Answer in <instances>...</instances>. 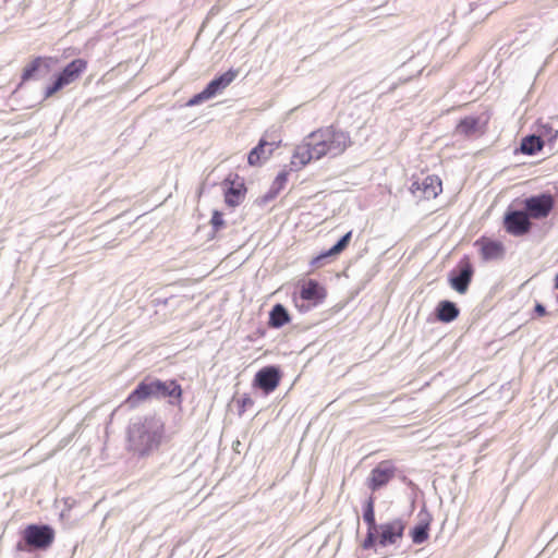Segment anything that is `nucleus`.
<instances>
[{
  "label": "nucleus",
  "mask_w": 558,
  "mask_h": 558,
  "mask_svg": "<svg viewBox=\"0 0 558 558\" xmlns=\"http://www.w3.org/2000/svg\"><path fill=\"white\" fill-rule=\"evenodd\" d=\"M210 223L215 231H218L221 227H223L225 221H223L222 214L217 210L214 211Z\"/></svg>",
  "instance_id": "obj_29"
},
{
  "label": "nucleus",
  "mask_w": 558,
  "mask_h": 558,
  "mask_svg": "<svg viewBox=\"0 0 558 558\" xmlns=\"http://www.w3.org/2000/svg\"><path fill=\"white\" fill-rule=\"evenodd\" d=\"M288 181V173L282 171L278 173L275 181L272 182V185L268 193L266 194V199H271L277 196V194L283 189L284 184Z\"/></svg>",
  "instance_id": "obj_25"
},
{
  "label": "nucleus",
  "mask_w": 558,
  "mask_h": 558,
  "mask_svg": "<svg viewBox=\"0 0 558 558\" xmlns=\"http://www.w3.org/2000/svg\"><path fill=\"white\" fill-rule=\"evenodd\" d=\"M524 211L530 219H545L555 207V198L550 193L532 195L523 201Z\"/></svg>",
  "instance_id": "obj_6"
},
{
  "label": "nucleus",
  "mask_w": 558,
  "mask_h": 558,
  "mask_svg": "<svg viewBox=\"0 0 558 558\" xmlns=\"http://www.w3.org/2000/svg\"><path fill=\"white\" fill-rule=\"evenodd\" d=\"M245 189L243 184L238 187L231 185L225 193V201L228 206L235 207L241 204L244 198Z\"/></svg>",
  "instance_id": "obj_21"
},
{
  "label": "nucleus",
  "mask_w": 558,
  "mask_h": 558,
  "mask_svg": "<svg viewBox=\"0 0 558 558\" xmlns=\"http://www.w3.org/2000/svg\"><path fill=\"white\" fill-rule=\"evenodd\" d=\"M459 307L456 303L444 300L440 301L435 310L436 318L441 323H451L459 316Z\"/></svg>",
  "instance_id": "obj_15"
},
{
  "label": "nucleus",
  "mask_w": 558,
  "mask_h": 558,
  "mask_svg": "<svg viewBox=\"0 0 558 558\" xmlns=\"http://www.w3.org/2000/svg\"><path fill=\"white\" fill-rule=\"evenodd\" d=\"M87 69V62L84 59H74L57 75L54 82L45 90V97L49 98L63 87L75 82Z\"/></svg>",
  "instance_id": "obj_5"
},
{
  "label": "nucleus",
  "mask_w": 558,
  "mask_h": 558,
  "mask_svg": "<svg viewBox=\"0 0 558 558\" xmlns=\"http://www.w3.org/2000/svg\"><path fill=\"white\" fill-rule=\"evenodd\" d=\"M474 268L470 260L462 258L457 268L451 270L448 277L450 287L460 294L466 293L472 281Z\"/></svg>",
  "instance_id": "obj_7"
},
{
  "label": "nucleus",
  "mask_w": 558,
  "mask_h": 558,
  "mask_svg": "<svg viewBox=\"0 0 558 558\" xmlns=\"http://www.w3.org/2000/svg\"><path fill=\"white\" fill-rule=\"evenodd\" d=\"M351 236H352V231H349L347 232L344 235H342L338 242L332 245L328 251L322 253L320 255H318L314 260L313 263L314 264H318L320 263L322 260H324L325 258L327 257H330V256H336L338 254H340L342 251L345 250V247L349 245L350 243V240H351Z\"/></svg>",
  "instance_id": "obj_18"
},
{
  "label": "nucleus",
  "mask_w": 558,
  "mask_h": 558,
  "mask_svg": "<svg viewBox=\"0 0 558 558\" xmlns=\"http://www.w3.org/2000/svg\"><path fill=\"white\" fill-rule=\"evenodd\" d=\"M504 226L509 234L521 236L530 232L532 222L524 210H508L504 217Z\"/></svg>",
  "instance_id": "obj_8"
},
{
  "label": "nucleus",
  "mask_w": 558,
  "mask_h": 558,
  "mask_svg": "<svg viewBox=\"0 0 558 558\" xmlns=\"http://www.w3.org/2000/svg\"><path fill=\"white\" fill-rule=\"evenodd\" d=\"M378 535V530H371V527L367 529V535L364 542V547H369L375 542V535Z\"/></svg>",
  "instance_id": "obj_30"
},
{
  "label": "nucleus",
  "mask_w": 558,
  "mask_h": 558,
  "mask_svg": "<svg viewBox=\"0 0 558 558\" xmlns=\"http://www.w3.org/2000/svg\"><path fill=\"white\" fill-rule=\"evenodd\" d=\"M405 524L401 519L380 524L378 530V543L381 546L392 545L403 536Z\"/></svg>",
  "instance_id": "obj_10"
},
{
  "label": "nucleus",
  "mask_w": 558,
  "mask_h": 558,
  "mask_svg": "<svg viewBox=\"0 0 558 558\" xmlns=\"http://www.w3.org/2000/svg\"><path fill=\"white\" fill-rule=\"evenodd\" d=\"M279 142H267L262 138L256 147H254L248 156L247 161L251 166H256L260 162L262 159L267 160L272 151L279 146Z\"/></svg>",
  "instance_id": "obj_13"
},
{
  "label": "nucleus",
  "mask_w": 558,
  "mask_h": 558,
  "mask_svg": "<svg viewBox=\"0 0 558 558\" xmlns=\"http://www.w3.org/2000/svg\"><path fill=\"white\" fill-rule=\"evenodd\" d=\"M477 125V118L466 117L458 123L456 132L460 135L469 136L476 131Z\"/></svg>",
  "instance_id": "obj_23"
},
{
  "label": "nucleus",
  "mask_w": 558,
  "mask_h": 558,
  "mask_svg": "<svg viewBox=\"0 0 558 558\" xmlns=\"http://www.w3.org/2000/svg\"><path fill=\"white\" fill-rule=\"evenodd\" d=\"M558 131L554 130L550 124H543L539 129V135L542 138L547 137L549 142H554L557 138Z\"/></svg>",
  "instance_id": "obj_28"
},
{
  "label": "nucleus",
  "mask_w": 558,
  "mask_h": 558,
  "mask_svg": "<svg viewBox=\"0 0 558 558\" xmlns=\"http://www.w3.org/2000/svg\"><path fill=\"white\" fill-rule=\"evenodd\" d=\"M45 65V71H48V64L41 57L35 58L28 65H26L22 73V81L26 82L35 76V74Z\"/></svg>",
  "instance_id": "obj_22"
},
{
  "label": "nucleus",
  "mask_w": 558,
  "mask_h": 558,
  "mask_svg": "<svg viewBox=\"0 0 558 558\" xmlns=\"http://www.w3.org/2000/svg\"><path fill=\"white\" fill-rule=\"evenodd\" d=\"M544 146V141L541 136L532 134L522 138L520 150L524 155H535Z\"/></svg>",
  "instance_id": "obj_19"
},
{
  "label": "nucleus",
  "mask_w": 558,
  "mask_h": 558,
  "mask_svg": "<svg viewBox=\"0 0 558 558\" xmlns=\"http://www.w3.org/2000/svg\"><path fill=\"white\" fill-rule=\"evenodd\" d=\"M129 441L137 453H149L158 449L163 436V422L157 416H147L132 422L128 428Z\"/></svg>",
  "instance_id": "obj_3"
},
{
  "label": "nucleus",
  "mask_w": 558,
  "mask_h": 558,
  "mask_svg": "<svg viewBox=\"0 0 558 558\" xmlns=\"http://www.w3.org/2000/svg\"><path fill=\"white\" fill-rule=\"evenodd\" d=\"M238 73V70L230 69L229 71L211 80L206 86L211 92V94L216 96L235 80Z\"/></svg>",
  "instance_id": "obj_16"
},
{
  "label": "nucleus",
  "mask_w": 558,
  "mask_h": 558,
  "mask_svg": "<svg viewBox=\"0 0 558 558\" xmlns=\"http://www.w3.org/2000/svg\"><path fill=\"white\" fill-rule=\"evenodd\" d=\"M241 402H242V407L243 408H246L248 405H253V400L251 398H248V397L243 398Z\"/></svg>",
  "instance_id": "obj_32"
},
{
  "label": "nucleus",
  "mask_w": 558,
  "mask_h": 558,
  "mask_svg": "<svg viewBox=\"0 0 558 558\" xmlns=\"http://www.w3.org/2000/svg\"><path fill=\"white\" fill-rule=\"evenodd\" d=\"M482 256L485 260L501 258L505 254V247L500 242L488 241L482 246Z\"/></svg>",
  "instance_id": "obj_20"
},
{
  "label": "nucleus",
  "mask_w": 558,
  "mask_h": 558,
  "mask_svg": "<svg viewBox=\"0 0 558 558\" xmlns=\"http://www.w3.org/2000/svg\"><path fill=\"white\" fill-rule=\"evenodd\" d=\"M535 313H536L538 316H543V315H545V314H546V308H545V306H544V305H542V304H539V303H537V304L535 305Z\"/></svg>",
  "instance_id": "obj_31"
},
{
  "label": "nucleus",
  "mask_w": 558,
  "mask_h": 558,
  "mask_svg": "<svg viewBox=\"0 0 558 558\" xmlns=\"http://www.w3.org/2000/svg\"><path fill=\"white\" fill-rule=\"evenodd\" d=\"M411 191L413 194L421 191L426 199L435 198L441 192V181L435 175H427L422 182H413Z\"/></svg>",
  "instance_id": "obj_12"
},
{
  "label": "nucleus",
  "mask_w": 558,
  "mask_h": 558,
  "mask_svg": "<svg viewBox=\"0 0 558 558\" xmlns=\"http://www.w3.org/2000/svg\"><path fill=\"white\" fill-rule=\"evenodd\" d=\"M213 97H215V96L211 94V92L206 86L201 93H198V94L194 95L192 98H190L189 101L186 102V106H189V107L197 106Z\"/></svg>",
  "instance_id": "obj_27"
},
{
  "label": "nucleus",
  "mask_w": 558,
  "mask_h": 558,
  "mask_svg": "<svg viewBox=\"0 0 558 558\" xmlns=\"http://www.w3.org/2000/svg\"><path fill=\"white\" fill-rule=\"evenodd\" d=\"M363 519L371 530H377L375 520V498L373 496H371L365 502Z\"/></svg>",
  "instance_id": "obj_24"
},
{
  "label": "nucleus",
  "mask_w": 558,
  "mask_h": 558,
  "mask_svg": "<svg viewBox=\"0 0 558 558\" xmlns=\"http://www.w3.org/2000/svg\"><path fill=\"white\" fill-rule=\"evenodd\" d=\"M22 535L24 543L17 545V548L21 550H45L54 541V531L49 525L29 524L24 529Z\"/></svg>",
  "instance_id": "obj_4"
},
{
  "label": "nucleus",
  "mask_w": 558,
  "mask_h": 558,
  "mask_svg": "<svg viewBox=\"0 0 558 558\" xmlns=\"http://www.w3.org/2000/svg\"><path fill=\"white\" fill-rule=\"evenodd\" d=\"M396 471L397 469L391 461H381L371 471L366 480L368 488L372 492H376L387 485L395 477Z\"/></svg>",
  "instance_id": "obj_9"
},
{
  "label": "nucleus",
  "mask_w": 558,
  "mask_h": 558,
  "mask_svg": "<svg viewBox=\"0 0 558 558\" xmlns=\"http://www.w3.org/2000/svg\"><path fill=\"white\" fill-rule=\"evenodd\" d=\"M300 296L305 301L314 304L320 303L325 296V289L315 280H308L301 289Z\"/></svg>",
  "instance_id": "obj_14"
},
{
  "label": "nucleus",
  "mask_w": 558,
  "mask_h": 558,
  "mask_svg": "<svg viewBox=\"0 0 558 558\" xmlns=\"http://www.w3.org/2000/svg\"><path fill=\"white\" fill-rule=\"evenodd\" d=\"M555 288L558 289V274L556 275V278H555Z\"/></svg>",
  "instance_id": "obj_33"
},
{
  "label": "nucleus",
  "mask_w": 558,
  "mask_h": 558,
  "mask_svg": "<svg viewBox=\"0 0 558 558\" xmlns=\"http://www.w3.org/2000/svg\"><path fill=\"white\" fill-rule=\"evenodd\" d=\"M182 392L181 386L174 379L146 378L129 395L125 404L130 409H135L147 400L168 398L169 404L180 407L182 403Z\"/></svg>",
  "instance_id": "obj_2"
},
{
  "label": "nucleus",
  "mask_w": 558,
  "mask_h": 558,
  "mask_svg": "<svg viewBox=\"0 0 558 558\" xmlns=\"http://www.w3.org/2000/svg\"><path fill=\"white\" fill-rule=\"evenodd\" d=\"M280 378L281 374L278 367L266 366L256 373L254 385L268 395L278 387Z\"/></svg>",
  "instance_id": "obj_11"
},
{
  "label": "nucleus",
  "mask_w": 558,
  "mask_h": 558,
  "mask_svg": "<svg viewBox=\"0 0 558 558\" xmlns=\"http://www.w3.org/2000/svg\"><path fill=\"white\" fill-rule=\"evenodd\" d=\"M411 537L414 544H422L428 538V524L416 525L411 531Z\"/></svg>",
  "instance_id": "obj_26"
},
{
  "label": "nucleus",
  "mask_w": 558,
  "mask_h": 558,
  "mask_svg": "<svg viewBox=\"0 0 558 558\" xmlns=\"http://www.w3.org/2000/svg\"><path fill=\"white\" fill-rule=\"evenodd\" d=\"M352 145L350 133L333 125L311 132L293 153L291 163L303 168L312 160L325 156L338 157Z\"/></svg>",
  "instance_id": "obj_1"
},
{
  "label": "nucleus",
  "mask_w": 558,
  "mask_h": 558,
  "mask_svg": "<svg viewBox=\"0 0 558 558\" xmlns=\"http://www.w3.org/2000/svg\"><path fill=\"white\" fill-rule=\"evenodd\" d=\"M289 322L290 315L287 308L280 303L274 305L269 313V326L272 328H281Z\"/></svg>",
  "instance_id": "obj_17"
}]
</instances>
